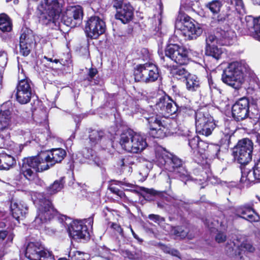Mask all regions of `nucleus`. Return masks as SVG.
Listing matches in <instances>:
<instances>
[{"instance_id": "1", "label": "nucleus", "mask_w": 260, "mask_h": 260, "mask_svg": "<svg viewBox=\"0 0 260 260\" xmlns=\"http://www.w3.org/2000/svg\"><path fill=\"white\" fill-rule=\"evenodd\" d=\"M165 54L166 57H160L162 66L169 70L171 75L174 78L185 80L190 74L188 72L181 66H173L172 67L169 62L171 60L180 65L187 64L189 61L187 51L177 44H170L166 48Z\"/></svg>"}, {"instance_id": "2", "label": "nucleus", "mask_w": 260, "mask_h": 260, "mask_svg": "<svg viewBox=\"0 0 260 260\" xmlns=\"http://www.w3.org/2000/svg\"><path fill=\"white\" fill-rule=\"evenodd\" d=\"M154 160L160 168L178 174L182 181L192 180L182 160L162 147H157L156 149Z\"/></svg>"}, {"instance_id": "3", "label": "nucleus", "mask_w": 260, "mask_h": 260, "mask_svg": "<svg viewBox=\"0 0 260 260\" xmlns=\"http://www.w3.org/2000/svg\"><path fill=\"white\" fill-rule=\"evenodd\" d=\"M235 36V31L229 26L224 27V29L217 27L213 34L208 35L206 38V55L211 56L216 60L219 59L222 53V50L221 48L218 47L217 45H230Z\"/></svg>"}, {"instance_id": "4", "label": "nucleus", "mask_w": 260, "mask_h": 260, "mask_svg": "<svg viewBox=\"0 0 260 260\" xmlns=\"http://www.w3.org/2000/svg\"><path fill=\"white\" fill-rule=\"evenodd\" d=\"M31 197L38 209L37 215L34 220L35 223L40 225L51 220L57 213L51 200L44 194L36 192H33Z\"/></svg>"}, {"instance_id": "5", "label": "nucleus", "mask_w": 260, "mask_h": 260, "mask_svg": "<svg viewBox=\"0 0 260 260\" xmlns=\"http://www.w3.org/2000/svg\"><path fill=\"white\" fill-rule=\"evenodd\" d=\"M248 66L244 60L229 63L224 70L222 75V81L235 89H239L244 82V73Z\"/></svg>"}, {"instance_id": "6", "label": "nucleus", "mask_w": 260, "mask_h": 260, "mask_svg": "<svg viewBox=\"0 0 260 260\" xmlns=\"http://www.w3.org/2000/svg\"><path fill=\"white\" fill-rule=\"evenodd\" d=\"M119 143L124 150L133 153H140L147 146L144 136L130 129H125L122 132Z\"/></svg>"}, {"instance_id": "7", "label": "nucleus", "mask_w": 260, "mask_h": 260, "mask_svg": "<svg viewBox=\"0 0 260 260\" xmlns=\"http://www.w3.org/2000/svg\"><path fill=\"white\" fill-rule=\"evenodd\" d=\"M182 112L188 115L195 114L196 129L197 134L208 136L210 135L215 127L213 117L204 109L198 110L196 112L190 108H182Z\"/></svg>"}, {"instance_id": "8", "label": "nucleus", "mask_w": 260, "mask_h": 260, "mask_svg": "<svg viewBox=\"0 0 260 260\" xmlns=\"http://www.w3.org/2000/svg\"><path fill=\"white\" fill-rule=\"evenodd\" d=\"M43 156H44V153H42L37 156L24 158L22 160V164L20 167V174L23 175L26 179L30 180L33 178L34 175L32 169L37 172H42L48 169L49 165L47 164L45 158Z\"/></svg>"}, {"instance_id": "9", "label": "nucleus", "mask_w": 260, "mask_h": 260, "mask_svg": "<svg viewBox=\"0 0 260 260\" xmlns=\"http://www.w3.org/2000/svg\"><path fill=\"white\" fill-rule=\"evenodd\" d=\"M40 21L43 24L55 23L59 19L60 9L56 0H44L38 6Z\"/></svg>"}, {"instance_id": "10", "label": "nucleus", "mask_w": 260, "mask_h": 260, "mask_svg": "<svg viewBox=\"0 0 260 260\" xmlns=\"http://www.w3.org/2000/svg\"><path fill=\"white\" fill-rule=\"evenodd\" d=\"M175 28L188 40L197 39L203 32L198 24H195L190 17L180 15L178 16L175 23Z\"/></svg>"}, {"instance_id": "11", "label": "nucleus", "mask_w": 260, "mask_h": 260, "mask_svg": "<svg viewBox=\"0 0 260 260\" xmlns=\"http://www.w3.org/2000/svg\"><path fill=\"white\" fill-rule=\"evenodd\" d=\"M159 76L157 66L151 62L138 64L135 69V80L137 82H153L157 80Z\"/></svg>"}, {"instance_id": "12", "label": "nucleus", "mask_w": 260, "mask_h": 260, "mask_svg": "<svg viewBox=\"0 0 260 260\" xmlns=\"http://www.w3.org/2000/svg\"><path fill=\"white\" fill-rule=\"evenodd\" d=\"M25 255L29 260H55L52 253L40 242L28 243L25 249Z\"/></svg>"}, {"instance_id": "13", "label": "nucleus", "mask_w": 260, "mask_h": 260, "mask_svg": "<svg viewBox=\"0 0 260 260\" xmlns=\"http://www.w3.org/2000/svg\"><path fill=\"white\" fill-rule=\"evenodd\" d=\"M253 143L248 139H243L239 141L234 148V157L238 163L244 165L249 162L252 159Z\"/></svg>"}, {"instance_id": "14", "label": "nucleus", "mask_w": 260, "mask_h": 260, "mask_svg": "<svg viewBox=\"0 0 260 260\" xmlns=\"http://www.w3.org/2000/svg\"><path fill=\"white\" fill-rule=\"evenodd\" d=\"M93 222L92 217H89L83 220L73 221L68 229L70 236L74 239L88 238L89 236L88 228L92 227Z\"/></svg>"}, {"instance_id": "15", "label": "nucleus", "mask_w": 260, "mask_h": 260, "mask_svg": "<svg viewBox=\"0 0 260 260\" xmlns=\"http://www.w3.org/2000/svg\"><path fill=\"white\" fill-rule=\"evenodd\" d=\"M18 78L19 80L16 88V100L21 104H26L30 102L33 94L32 84L27 78L20 79V75Z\"/></svg>"}, {"instance_id": "16", "label": "nucleus", "mask_w": 260, "mask_h": 260, "mask_svg": "<svg viewBox=\"0 0 260 260\" xmlns=\"http://www.w3.org/2000/svg\"><path fill=\"white\" fill-rule=\"evenodd\" d=\"M150 128V135L156 138H163L169 133V129L164 121H162L160 116L156 112L152 115L145 117Z\"/></svg>"}, {"instance_id": "17", "label": "nucleus", "mask_w": 260, "mask_h": 260, "mask_svg": "<svg viewBox=\"0 0 260 260\" xmlns=\"http://www.w3.org/2000/svg\"><path fill=\"white\" fill-rule=\"evenodd\" d=\"M105 22L98 16L91 17L87 21L85 31L88 37L95 39L106 30Z\"/></svg>"}, {"instance_id": "18", "label": "nucleus", "mask_w": 260, "mask_h": 260, "mask_svg": "<svg viewBox=\"0 0 260 260\" xmlns=\"http://www.w3.org/2000/svg\"><path fill=\"white\" fill-rule=\"evenodd\" d=\"M83 15V9L81 6L70 7L67 9L62 19L65 25L73 27L81 24Z\"/></svg>"}, {"instance_id": "19", "label": "nucleus", "mask_w": 260, "mask_h": 260, "mask_svg": "<svg viewBox=\"0 0 260 260\" xmlns=\"http://www.w3.org/2000/svg\"><path fill=\"white\" fill-rule=\"evenodd\" d=\"M114 7L117 9L115 15L116 19L120 20L123 23H126L132 19L134 9L126 0H115Z\"/></svg>"}, {"instance_id": "20", "label": "nucleus", "mask_w": 260, "mask_h": 260, "mask_svg": "<svg viewBox=\"0 0 260 260\" xmlns=\"http://www.w3.org/2000/svg\"><path fill=\"white\" fill-rule=\"evenodd\" d=\"M155 108L157 112L165 117L176 114L178 109L176 104L169 96H161L156 102Z\"/></svg>"}, {"instance_id": "21", "label": "nucleus", "mask_w": 260, "mask_h": 260, "mask_svg": "<svg viewBox=\"0 0 260 260\" xmlns=\"http://www.w3.org/2000/svg\"><path fill=\"white\" fill-rule=\"evenodd\" d=\"M233 213L238 217L250 222H258L260 217L250 204H245L233 208Z\"/></svg>"}, {"instance_id": "22", "label": "nucleus", "mask_w": 260, "mask_h": 260, "mask_svg": "<svg viewBox=\"0 0 260 260\" xmlns=\"http://www.w3.org/2000/svg\"><path fill=\"white\" fill-rule=\"evenodd\" d=\"M248 112L249 101L247 98L239 99L232 106V115L237 121L242 120L246 118Z\"/></svg>"}, {"instance_id": "23", "label": "nucleus", "mask_w": 260, "mask_h": 260, "mask_svg": "<svg viewBox=\"0 0 260 260\" xmlns=\"http://www.w3.org/2000/svg\"><path fill=\"white\" fill-rule=\"evenodd\" d=\"M256 180H260V158L255 163L252 170L244 169L242 171L240 181L246 186H248Z\"/></svg>"}, {"instance_id": "24", "label": "nucleus", "mask_w": 260, "mask_h": 260, "mask_svg": "<svg viewBox=\"0 0 260 260\" xmlns=\"http://www.w3.org/2000/svg\"><path fill=\"white\" fill-rule=\"evenodd\" d=\"M66 155V151L62 148L52 149V150L44 152V157L49 165V167L56 163L61 162Z\"/></svg>"}, {"instance_id": "25", "label": "nucleus", "mask_w": 260, "mask_h": 260, "mask_svg": "<svg viewBox=\"0 0 260 260\" xmlns=\"http://www.w3.org/2000/svg\"><path fill=\"white\" fill-rule=\"evenodd\" d=\"M34 37L31 34L23 32L20 37V53L22 55L26 56L30 52L31 45L34 42Z\"/></svg>"}, {"instance_id": "26", "label": "nucleus", "mask_w": 260, "mask_h": 260, "mask_svg": "<svg viewBox=\"0 0 260 260\" xmlns=\"http://www.w3.org/2000/svg\"><path fill=\"white\" fill-rule=\"evenodd\" d=\"M188 144L191 149L193 150V153L197 155L200 154L202 156L206 151L210 150L213 146H209L204 141H200L198 136H196L189 140Z\"/></svg>"}, {"instance_id": "27", "label": "nucleus", "mask_w": 260, "mask_h": 260, "mask_svg": "<svg viewBox=\"0 0 260 260\" xmlns=\"http://www.w3.org/2000/svg\"><path fill=\"white\" fill-rule=\"evenodd\" d=\"M246 21L250 35L260 41V16L256 19L248 16L246 18Z\"/></svg>"}, {"instance_id": "28", "label": "nucleus", "mask_w": 260, "mask_h": 260, "mask_svg": "<svg viewBox=\"0 0 260 260\" xmlns=\"http://www.w3.org/2000/svg\"><path fill=\"white\" fill-rule=\"evenodd\" d=\"M84 159L78 160V158L74 160V162H79L81 164H83L86 162L85 159H87V162L91 165H95L96 166L100 167L101 165V161L99 158L97 156L95 152L91 149H86L83 151Z\"/></svg>"}, {"instance_id": "29", "label": "nucleus", "mask_w": 260, "mask_h": 260, "mask_svg": "<svg viewBox=\"0 0 260 260\" xmlns=\"http://www.w3.org/2000/svg\"><path fill=\"white\" fill-rule=\"evenodd\" d=\"M10 208L13 217L17 220L22 219L27 211L25 205L14 201L11 203Z\"/></svg>"}, {"instance_id": "30", "label": "nucleus", "mask_w": 260, "mask_h": 260, "mask_svg": "<svg viewBox=\"0 0 260 260\" xmlns=\"http://www.w3.org/2000/svg\"><path fill=\"white\" fill-rule=\"evenodd\" d=\"M222 2L220 0H212L205 4V7L208 9L213 15H217L218 22L223 21L225 18L219 13L222 7Z\"/></svg>"}, {"instance_id": "31", "label": "nucleus", "mask_w": 260, "mask_h": 260, "mask_svg": "<svg viewBox=\"0 0 260 260\" xmlns=\"http://www.w3.org/2000/svg\"><path fill=\"white\" fill-rule=\"evenodd\" d=\"M120 185L125 190H136L137 192L142 191V194L144 196V197L146 198L147 197V194H150L155 196L158 194V192L152 189V188H147L143 187H139L137 188V189H135V186L131 183H129L126 182H120Z\"/></svg>"}, {"instance_id": "32", "label": "nucleus", "mask_w": 260, "mask_h": 260, "mask_svg": "<svg viewBox=\"0 0 260 260\" xmlns=\"http://www.w3.org/2000/svg\"><path fill=\"white\" fill-rule=\"evenodd\" d=\"M16 161L13 156L6 153H0V170H9L16 164Z\"/></svg>"}, {"instance_id": "33", "label": "nucleus", "mask_w": 260, "mask_h": 260, "mask_svg": "<svg viewBox=\"0 0 260 260\" xmlns=\"http://www.w3.org/2000/svg\"><path fill=\"white\" fill-rule=\"evenodd\" d=\"M12 122V116L9 111H4L0 113V130L8 128Z\"/></svg>"}, {"instance_id": "34", "label": "nucleus", "mask_w": 260, "mask_h": 260, "mask_svg": "<svg viewBox=\"0 0 260 260\" xmlns=\"http://www.w3.org/2000/svg\"><path fill=\"white\" fill-rule=\"evenodd\" d=\"M185 81L186 88L188 90L195 91L200 87V81L196 75L190 74Z\"/></svg>"}, {"instance_id": "35", "label": "nucleus", "mask_w": 260, "mask_h": 260, "mask_svg": "<svg viewBox=\"0 0 260 260\" xmlns=\"http://www.w3.org/2000/svg\"><path fill=\"white\" fill-rule=\"evenodd\" d=\"M234 245L235 248L237 249L238 250V254L241 258L242 257V254L246 251L251 252L254 250V248L250 243L247 242V241L243 242L240 245L236 244L235 242H234Z\"/></svg>"}, {"instance_id": "36", "label": "nucleus", "mask_w": 260, "mask_h": 260, "mask_svg": "<svg viewBox=\"0 0 260 260\" xmlns=\"http://www.w3.org/2000/svg\"><path fill=\"white\" fill-rule=\"evenodd\" d=\"M12 29V23L7 15H0V30L3 32L10 31Z\"/></svg>"}, {"instance_id": "37", "label": "nucleus", "mask_w": 260, "mask_h": 260, "mask_svg": "<svg viewBox=\"0 0 260 260\" xmlns=\"http://www.w3.org/2000/svg\"><path fill=\"white\" fill-rule=\"evenodd\" d=\"M14 135L17 137L19 139L26 142H30L31 139V135L29 129L25 130L18 128L14 132Z\"/></svg>"}, {"instance_id": "38", "label": "nucleus", "mask_w": 260, "mask_h": 260, "mask_svg": "<svg viewBox=\"0 0 260 260\" xmlns=\"http://www.w3.org/2000/svg\"><path fill=\"white\" fill-rule=\"evenodd\" d=\"M64 183L63 178L56 180L54 183L47 188V191L50 194H55L60 191L63 187Z\"/></svg>"}, {"instance_id": "39", "label": "nucleus", "mask_w": 260, "mask_h": 260, "mask_svg": "<svg viewBox=\"0 0 260 260\" xmlns=\"http://www.w3.org/2000/svg\"><path fill=\"white\" fill-rule=\"evenodd\" d=\"M135 158L133 156H127L122 158L119 164L122 169H125V168H128V172H131L132 168L131 166L134 164Z\"/></svg>"}, {"instance_id": "40", "label": "nucleus", "mask_w": 260, "mask_h": 260, "mask_svg": "<svg viewBox=\"0 0 260 260\" xmlns=\"http://www.w3.org/2000/svg\"><path fill=\"white\" fill-rule=\"evenodd\" d=\"M69 257L71 260H86L88 258L87 253L78 251H71L69 253Z\"/></svg>"}, {"instance_id": "41", "label": "nucleus", "mask_w": 260, "mask_h": 260, "mask_svg": "<svg viewBox=\"0 0 260 260\" xmlns=\"http://www.w3.org/2000/svg\"><path fill=\"white\" fill-rule=\"evenodd\" d=\"M103 137V131H93L89 135V138L91 143L94 145L98 143Z\"/></svg>"}, {"instance_id": "42", "label": "nucleus", "mask_w": 260, "mask_h": 260, "mask_svg": "<svg viewBox=\"0 0 260 260\" xmlns=\"http://www.w3.org/2000/svg\"><path fill=\"white\" fill-rule=\"evenodd\" d=\"M230 2L234 6L238 13L241 14L245 13L244 4L242 0H230Z\"/></svg>"}, {"instance_id": "43", "label": "nucleus", "mask_w": 260, "mask_h": 260, "mask_svg": "<svg viewBox=\"0 0 260 260\" xmlns=\"http://www.w3.org/2000/svg\"><path fill=\"white\" fill-rule=\"evenodd\" d=\"M174 233L181 238H184L187 237L188 239H191V237L188 234V230L186 228L184 229L182 227H177L175 229Z\"/></svg>"}, {"instance_id": "44", "label": "nucleus", "mask_w": 260, "mask_h": 260, "mask_svg": "<svg viewBox=\"0 0 260 260\" xmlns=\"http://www.w3.org/2000/svg\"><path fill=\"white\" fill-rule=\"evenodd\" d=\"M7 233L5 231H0V260L2 257L4 255V249L3 247V244L1 243L4 239L6 237Z\"/></svg>"}, {"instance_id": "45", "label": "nucleus", "mask_w": 260, "mask_h": 260, "mask_svg": "<svg viewBox=\"0 0 260 260\" xmlns=\"http://www.w3.org/2000/svg\"><path fill=\"white\" fill-rule=\"evenodd\" d=\"M7 63V54L3 50H0V67L4 69Z\"/></svg>"}, {"instance_id": "46", "label": "nucleus", "mask_w": 260, "mask_h": 260, "mask_svg": "<svg viewBox=\"0 0 260 260\" xmlns=\"http://www.w3.org/2000/svg\"><path fill=\"white\" fill-rule=\"evenodd\" d=\"M162 249L165 253H169L172 255L179 257V253L177 250L175 249H171L170 247L166 246H164L162 248Z\"/></svg>"}, {"instance_id": "47", "label": "nucleus", "mask_w": 260, "mask_h": 260, "mask_svg": "<svg viewBox=\"0 0 260 260\" xmlns=\"http://www.w3.org/2000/svg\"><path fill=\"white\" fill-rule=\"evenodd\" d=\"M148 218L153 221L159 224L160 222L164 221V219L158 215L156 214H150L148 215Z\"/></svg>"}, {"instance_id": "48", "label": "nucleus", "mask_w": 260, "mask_h": 260, "mask_svg": "<svg viewBox=\"0 0 260 260\" xmlns=\"http://www.w3.org/2000/svg\"><path fill=\"white\" fill-rule=\"evenodd\" d=\"M110 190L112 192L117 194L118 196H119L120 198H123L125 197L124 193L122 191L118 189V188H116L114 187H111L110 188Z\"/></svg>"}, {"instance_id": "49", "label": "nucleus", "mask_w": 260, "mask_h": 260, "mask_svg": "<svg viewBox=\"0 0 260 260\" xmlns=\"http://www.w3.org/2000/svg\"><path fill=\"white\" fill-rule=\"evenodd\" d=\"M111 227L115 230L120 235L123 236V230L119 224L116 223H112Z\"/></svg>"}, {"instance_id": "50", "label": "nucleus", "mask_w": 260, "mask_h": 260, "mask_svg": "<svg viewBox=\"0 0 260 260\" xmlns=\"http://www.w3.org/2000/svg\"><path fill=\"white\" fill-rule=\"evenodd\" d=\"M123 256L125 257H127L129 259H133L136 258L135 254L129 250H125L123 252Z\"/></svg>"}, {"instance_id": "51", "label": "nucleus", "mask_w": 260, "mask_h": 260, "mask_svg": "<svg viewBox=\"0 0 260 260\" xmlns=\"http://www.w3.org/2000/svg\"><path fill=\"white\" fill-rule=\"evenodd\" d=\"M226 236L222 233H219L216 235L215 240L218 243H221L225 241Z\"/></svg>"}, {"instance_id": "52", "label": "nucleus", "mask_w": 260, "mask_h": 260, "mask_svg": "<svg viewBox=\"0 0 260 260\" xmlns=\"http://www.w3.org/2000/svg\"><path fill=\"white\" fill-rule=\"evenodd\" d=\"M98 73V71L96 69L91 68L88 72V76L90 79L93 78Z\"/></svg>"}, {"instance_id": "53", "label": "nucleus", "mask_w": 260, "mask_h": 260, "mask_svg": "<svg viewBox=\"0 0 260 260\" xmlns=\"http://www.w3.org/2000/svg\"><path fill=\"white\" fill-rule=\"evenodd\" d=\"M44 59L52 63H57L59 62V60L57 59H53V58L48 57L46 56H44Z\"/></svg>"}, {"instance_id": "54", "label": "nucleus", "mask_w": 260, "mask_h": 260, "mask_svg": "<svg viewBox=\"0 0 260 260\" xmlns=\"http://www.w3.org/2000/svg\"><path fill=\"white\" fill-rule=\"evenodd\" d=\"M102 250L104 251L103 252H101V253L102 254V256H106L109 253V250L107 248H102Z\"/></svg>"}, {"instance_id": "55", "label": "nucleus", "mask_w": 260, "mask_h": 260, "mask_svg": "<svg viewBox=\"0 0 260 260\" xmlns=\"http://www.w3.org/2000/svg\"><path fill=\"white\" fill-rule=\"evenodd\" d=\"M129 228H130L131 231L134 237L136 239H137L138 238L137 235L135 234V233L134 232V231H133V229L132 228V227L131 226H129Z\"/></svg>"}, {"instance_id": "56", "label": "nucleus", "mask_w": 260, "mask_h": 260, "mask_svg": "<svg viewBox=\"0 0 260 260\" xmlns=\"http://www.w3.org/2000/svg\"><path fill=\"white\" fill-rule=\"evenodd\" d=\"M252 1L254 5H260V0H252Z\"/></svg>"}, {"instance_id": "57", "label": "nucleus", "mask_w": 260, "mask_h": 260, "mask_svg": "<svg viewBox=\"0 0 260 260\" xmlns=\"http://www.w3.org/2000/svg\"><path fill=\"white\" fill-rule=\"evenodd\" d=\"M209 84L211 88H215V86H214L213 83L211 81L209 80Z\"/></svg>"}, {"instance_id": "58", "label": "nucleus", "mask_w": 260, "mask_h": 260, "mask_svg": "<svg viewBox=\"0 0 260 260\" xmlns=\"http://www.w3.org/2000/svg\"><path fill=\"white\" fill-rule=\"evenodd\" d=\"M13 237L11 235H9L8 237L7 241H9V242H11L13 240Z\"/></svg>"}, {"instance_id": "59", "label": "nucleus", "mask_w": 260, "mask_h": 260, "mask_svg": "<svg viewBox=\"0 0 260 260\" xmlns=\"http://www.w3.org/2000/svg\"><path fill=\"white\" fill-rule=\"evenodd\" d=\"M18 147L19 148V150L18 152L19 153V152H20L21 151V150L22 149L23 147H22V145H19Z\"/></svg>"}, {"instance_id": "60", "label": "nucleus", "mask_w": 260, "mask_h": 260, "mask_svg": "<svg viewBox=\"0 0 260 260\" xmlns=\"http://www.w3.org/2000/svg\"><path fill=\"white\" fill-rule=\"evenodd\" d=\"M168 183H169V188H171V180L169 178V181L167 182Z\"/></svg>"}, {"instance_id": "61", "label": "nucleus", "mask_w": 260, "mask_h": 260, "mask_svg": "<svg viewBox=\"0 0 260 260\" xmlns=\"http://www.w3.org/2000/svg\"><path fill=\"white\" fill-rule=\"evenodd\" d=\"M18 0H14L13 1V3L15 4H18Z\"/></svg>"}, {"instance_id": "62", "label": "nucleus", "mask_w": 260, "mask_h": 260, "mask_svg": "<svg viewBox=\"0 0 260 260\" xmlns=\"http://www.w3.org/2000/svg\"><path fill=\"white\" fill-rule=\"evenodd\" d=\"M206 224L208 225V226L209 228L212 229V228H213L212 226H210L209 225V224H208V223L207 222V220H206Z\"/></svg>"}, {"instance_id": "63", "label": "nucleus", "mask_w": 260, "mask_h": 260, "mask_svg": "<svg viewBox=\"0 0 260 260\" xmlns=\"http://www.w3.org/2000/svg\"><path fill=\"white\" fill-rule=\"evenodd\" d=\"M199 180L200 181H202V180L201 178H199V179H195L194 181V182H197L198 180Z\"/></svg>"}, {"instance_id": "64", "label": "nucleus", "mask_w": 260, "mask_h": 260, "mask_svg": "<svg viewBox=\"0 0 260 260\" xmlns=\"http://www.w3.org/2000/svg\"><path fill=\"white\" fill-rule=\"evenodd\" d=\"M58 260H67V259L66 258H60Z\"/></svg>"}]
</instances>
